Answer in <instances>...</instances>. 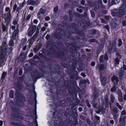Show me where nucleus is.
Instances as JSON below:
<instances>
[{"label":"nucleus","mask_w":126,"mask_h":126,"mask_svg":"<svg viewBox=\"0 0 126 126\" xmlns=\"http://www.w3.org/2000/svg\"><path fill=\"white\" fill-rule=\"evenodd\" d=\"M12 51V47H3L0 50V68L5 64L4 62L6 56Z\"/></svg>","instance_id":"obj_1"},{"label":"nucleus","mask_w":126,"mask_h":126,"mask_svg":"<svg viewBox=\"0 0 126 126\" xmlns=\"http://www.w3.org/2000/svg\"><path fill=\"white\" fill-rule=\"evenodd\" d=\"M11 9L9 7H6L5 8V11L6 12L3 14L4 23L6 24L7 25H9L12 19V16L11 12Z\"/></svg>","instance_id":"obj_2"},{"label":"nucleus","mask_w":126,"mask_h":126,"mask_svg":"<svg viewBox=\"0 0 126 126\" xmlns=\"http://www.w3.org/2000/svg\"><path fill=\"white\" fill-rule=\"evenodd\" d=\"M126 13V4H124L123 6L120 7L118 11L116 12H112L111 15L113 16H115L120 18L123 16L125 15Z\"/></svg>","instance_id":"obj_3"},{"label":"nucleus","mask_w":126,"mask_h":126,"mask_svg":"<svg viewBox=\"0 0 126 126\" xmlns=\"http://www.w3.org/2000/svg\"><path fill=\"white\" fill-rule=\"evenodd\" d=\"M65 25L62 24H59L58 25V28H57L56 30V31L57 33L60 34L62 36H64V40L66 41H67V39L66 37V36L67 33L64 32L63 29L65 27Z\"/></svg>","instance_id":"obj_4"},{"label":"nucleus","mask_w":126,"mask_h":126,"mask_svg":"<svg viewBox=\"0 0 126 126\" xmlns=\"http://www.w3.org/2000/svg\"><path fill=\"white\" fill-rule=\"evenodd\" d=\"M54 54L57 58L60 59L62 61L65 62L66 61L67 58L65 57V53L63 51L61 50L58 51Z\"/></svg>","instance_id":"obj_5"},{"label":"nucleus","mask_w":126,"mask_h":126,"mask_svg":"<svg viewBox=\"0 0 126 126\" xmlns=\"http://www.w3.org/2000/svg\"><path fill=\"white\" fill-rule=\"evenodd\" d=\"M32 77L34 80H36L44 76V75L38 71H35L31 74Z\"/></svg>","instance_id":"obj_6"},{"label":"nucleus","mask_w":126,"mask_h":126,"mask_svg":"<svg viewBox=\"0 0 126 126\" xmlns=\"http://www.w3.org/2000/svg\"><path fill=\"white\" fill-rule=\"evenodd\" d=\"M15 94L16 97L20 99H18L16 100V101L17 100L19 101L20 104L23 106L24 105V102L26 101L25 97L20 93V91L19 92L16 91Z\"/></svg>","instance_id":"obj_7"},{"label":"nucleus","mask_w":126,"mask_h":126,"mask_svg":"<svg viewBox=\"0 0 126 126\" xmlns=\"http://www.w3.org/2000/svg\"><path fill=\"white\" fill-rule=\"evenodd\" d=\"M66 36H67L68 38L72 40L76 43L80 41L81 40L80 37L78 35H72V34L69 32H67Z\"/></svg>","instance_id":"obj_8"},{"label":"nucleus","mask_w":126,"mask_h":126,"mask_svg":"<svg viewBox=\"0 0 126 126\" xmlns=\"http://www.w3.org/2000/svg\"><path fill=\"white\" fill-rule=\"evenodd\" d=\"M68 13L69 21L71 22H72L73 21V16L75 17H80V15L78 12H75L73 13L71 9L69 10Z\"/></svg>","instance_id":"obj_9"},{"label":"nucleus","mask_w":126,"mask_h":126,"mask_svg":"<svg viewBox=\"0 0 126 126\" xmlns=\"http://www.w3.org/2000/svg\"><path fill=\"white\" fill-rule=\"evenodd\" d=\"M36 25H34L30 26L28 30L29 31L27 33L28 36H32L36 31Z\"/></svg>","instance_id":"obj_10"},{"label":"nucleus","mask_w":126,"mask_h":126,"mask_svg":"<svg viewBox=\"0 0 126 126\" xmlns=\"http://www.w3.org/2000/svg\"><path fill=\"white\" fill-rule=\"evenodd\" d=\"M94 93L93 94V101L94 102L96 99L99 96V93L96 87H94L93 89Z\"/></svg>","instance_id":"obj_11"},{"label":"nucleus","mask_w":126,"mask_h":126,"mask_svg":"<svg viewBox=\"0 0 126 126\" xmlns=\"http://www.w3.org/2000/svg\"><path fill=\"white\" fill-rule=\"evenodd\" d=\"M72 46L73 47V48H71L70 49V53L73 54H76L78 53L79 54V52H78L77 49L79 48L78 46H75L73 44L72 45Z\"/></svg>","instance_id":"obj_12"},{"label":"nucleus","mask_w":126,"mask_h":126,"mask_svg":"<svg viewBox=\"0 0 126 126\" xmlns=\"http://www.w3.org/2000/svg\"><path fill=\"white\" fill-rule=\"evenodd\" d=\"M118 112V110L117 108H114L113 110V118L115 120H117V118L118 117L119 115L117 114Z\"/></svg>","instance_id":"obj_13"},{"label":"nucleus","mask_w":126,"mask_h":126,"mask_svg":"<svg viewBox=\"0 0 126 126\" xmlns=\"http://www.w3.org/2000/svg\"><path fill=\"white\" fill-rule=\"evenodd\" d=\"M108 59V57L107 53H105L104 55H101L99 58V61L100 63H103L104 61L107 60Z\"/></svg>","instance_id":"obj_14"},{"label":"nucleus","mask_w":126,"mask_h":126,"mask_svg":"<svg viewBox=\"0 0 126 126\" xmlns=\"http://www.w3.org/2000/svg\"><path fill=\"white\" fill-rule=\"evenodd\" d=\"M98 110L96 111V113L99 114L100 113L104 114L105 111V108L102 106H100L98 107Z\"/></svg>","instance_id":"obj_15"},{"label":"nucleus","mask_w":126,"mask_h":126,"mask_svg":"<svg viewBox=\"0 0 126 126\" xmlns=\"http://www.w3.org/2000/svg\"><path fill=\"white\" fill-rule=\"evenodd\" d=\"M62 83L60 84V86L61 88L65 87L66 88H67L69 87V84L67 80L66 81L65 79H63L62 82Z\"/></svg>","instance_id":"obj_16"},{"label":"nucleus","mask_w":126,"mask_h":126,"mask_svg":"<svg viewBox=\"0 0 126 126\" xmlns=\"http://www.w3.org/2000/svg\"><path fill=\"white\" fill-rule=\"evenodd\" d=\"M75 32L76 34H78L80 36L84 37L85 36V33L83 32L78 28H76L75 29Z\"/></svg>","instance_id":"obj_17"},{"label":"nucleus","mask_w":126,"mask_h":126,"mask_svg":"<svg viewBox=\"0 0 126 126\" xmlns=\"http://www.w3.org/2000/svg\"><path fill=\"white\" fill-rule=\"evenodd\" d=\"M62 88H60L59 90H58V92L60 93H62L63 96H65V97L66 96H68V95L69 94L67 93L65 89L64 88L62 89Z\"/></svg>","instance_id":"obj_18"},{"label":"nucleus","mask_w":126,"mask_h":126,"mask_svg":"<svg viewBox=\"0 0 126 126\" xmlns=\"http://www.w3.org/2000/svg\"><path fill=\"white\" fill-rule=\"evenodd\" d=\"M96 68L98 69L99 71H104L106 68L105 65L103 64H97Z\"/></svg>","instance_id":"obj_19"},{"label":"nucleus","mask_w":126,"mask_h":126,"mask_svg":"<svg viewBox=\"0 0 126 126\" xmlns=\"http://www.w3.org/2000/svg\"><path fill=\"white\" fill-rule=\"evenodd\" d=\"M126 116H125L123 117L122 118L121 117L120 119L119 122L120 123L119 124V126H125L126 124Z\"/></svg>","instance_id":"obj_20"},{"label":"nucleus","mask_w":126,"mask_h":126,"mask_svg":"<svg viewBox=\"0 0 126 126\" xmlns=\"http://www.w3.org/2000/svg\"><path fill=\"white\" fill-rule=\"evenodd\" d=\"M104 104L105 105L106 108L109 107V103L108 102L109 96L106 95L104 97Z\"/></svg>","instance_id":"obj_21"},{"label":"nucleus","mask_w":126,"mask_h":126,"mask_svg":"<svg viewBox=\"0 0 126 126\" xmlns=\"http://www.w3.org/2000/svg\"><path fill=\"white\" fill-rule=\"evenodd\" d=\"M27 55L26 53L21 51L19 55V58H21V61H24L26 59Z\"/></svg>","instance_id":"obj_22"},{"label":"nucleus","mask_w":126,"mask_h":126,"mask_svg":"<svg viewBox=\"0 0 126 126\" xmlns=\"http://www.w3.org/2000/svg\"><path fill=\"white\" fill-rule=\"evenodd\" d=\"M72 84L73 86V88L74 90L73 91L74 92V93H77V90L78 85L77 84L76 81L75 80H74L72 82Z\"/></svg>","instance_id":"obj_23"},{"label":"nucleus","mask_w":126,"mask_h":126,"mask_svg":"<svg viewBox=\"0 0 126 126\" xmlns=\"http://www.w3.org/2000/svg\"><path fill=\"white\" fill-rule=\"evenodd\" d=\"M100 79L102 84L105 86L106 83V79L105 77L101 75L100 76Z\"/></svg>","instance_id":"obj_24"},{"label":"nucleus","mask_w":126,"mask_h":126,"mask_svg":"<svg viewBox=\"0 0 126 126\" xmlns=\"http://www.w3.org/2000/svg\"><path fill=\"white\" fill-rule=\"evenodd\" d=\"M114 43H112V44H110L108 47V52L109 54L111 53L114 47Z\"/></svg>","instance_id":"obj_25"},{"label":"nucleus","mask_w":126,"mask_h":126,"mask_svg":"<svg viewBox=\"0 0 126 126\" xmlns=\"http://www.w3.org/2000/svg\"><path fill=\"white\" fill-rule=\"evenodd\" d=\"M16 86L17 89L16 90V91L19 92L21 90L22 87V84L19 83H17L16 84Z\"/></svg>","instance_id":"obj_26"},{"label":"nucleus","mask_w":126,"mask_h":126,"mask_svg":"<svg viewBox=\"0 0 126 126\" xmlns=\"http://www.w3.org/2000/svg\"><path fill=\"white\" fill-rule=\"evenodd\" d=\"M87 122L90 126H96L95 122L94 121L92 122L89 119H87L86 120Z\"/></svg>","instance_id":"obj_27"},{"label":"nucleus","mask_w":126,"mask_h":126,"mask_svg":"<svg viewBox=\"0 0 126 126\" xmlns=\"http://www.w3.org/2000/svg\"><path fill=\"white\" fill-rule=\"evenodd\" d=\"M39 56L40 57L43 58L45 61L46 62H48L49 61V59L47 58V57L43 55L42 53H40L38 54Z\"/></svg>","instance_id":"obj_28"},{"label":"nucleus","mask_w":126,"mask_h":126,"mask_svg":"<svg viewBox=\"0 0 126 126\" xmlns=\"http://www.w3.org/2000/svg\"><path fill=\"white\" fill-rule=\"evenodd\" d=\"M111 80L112 81H115L116 83H118L119 81L118 78L115 75H113V76L111 77Z\"/></svg>","instance_id":"obj_29"},{"label":"nucleus","mask_w":126,"mask_h":126,"mask_svg":"<svg viewBox=\"0 0 126 126\" xmlns=\"http://www.w3.org/2000/svg\"><path fill=\"white\" fill-rule=\"evenodd\" d=\"M42 52L43 54L46 56H49L51 54L49 50L44 49H43Z\"/></svg>","instance_id":"obj_30"},{"label":"nucleus","mask_w":126,"mask_h":126,"mask_svg":"<svg viewBox=\"0 0 126 126\" xmlns=\"http://www.w3.org/2000/svg\"><path fill=\"white\" fill-rule=\"evenodd\" d=\"M96 30L95 29H92L89 31L88 33L90 34L94 35L96 33Z\"/></svg>","instance_id":"obj_31"},{"label":"nucleus","mask_w":126,"mask_h":126,"mask_svg":"<svg viewBox=\"0 0 126 126\" xmlns=\"http://www.w3.org/2000/svg\"><path fill=\"white\" fill-rule=\"evenodd\" d=\"M120 59L119 58V57H118L116 58L114 61V64L115 65H116L119 64Z\"/></svg>","instance_id":"obj_32"},{"label":"nucleus","mask_w":126,"mask_h":126,"mask_svg":"<svg viewBox=\"0 0 126 126\" xmlns=\"http://www.w3.org/2000/svg\"><path fill=\"white\" fill-rule=\"evenodd\" d=\"M119 78L120 80L122 81L124 78V74L123 72L121 71L119 72Z\"/></svg>","instance_id":"obj_33"},{"label":"nucleus","mask_w":126,"mask_h":126,"mask_svg":"<svg viewBox=\"0 0 126 126\" xmlns=\"http://www.w3.org/2000/svg\"><path fill=\"white\" fill-rule=\"evenodd\" d=\"M54 36L57 39H60L62 38L61 36L57 33L54 32L53 34Z\"/></svg>","instance_id":"obj_34"},{"label":"nucleus","mask_w":126,"mask_h":126,"mask_svg":"<svg viewBox=\"0 0 126 126\" xmlns=\"http://www.w3.org/2000/svg\"><path fill=\"white\" fill-rule=\"evenodd\" d=\"M54 70H55V73L56 74L58 75H60V69L59 67L55 68Z\"/></svg>","instance_id":"obj_35"},{"label":"nucleus","mask_w":126,"mask_h":126,"mask_svg":"<svg viewBox=\"0 0 126 126\" xmlns=\"http://www.w3.org/2000/svg\"><path fill=\"white\" fill-rule=\"evenodd\" d=\"M36 104L35 105V111H34V113L35 114V120H34V121L35 122H36V126H38V124H37V121L36 120L37 119V115L36 113Z\"/></svg>","instance_id":"obj_36"},{"label":"nucleus","mask_w":126,"mask_h":126,"mask_svg":"<svg viewBox=\"0 0 126 126\" xmlns=\"http://www.w3.org/2000/svg\"><path fill=\"white\" fill-rule=\"evenodd\" d=\"M88 41L90 44L94 42H95L97 43H98V41L97 40H96L94 38H92L90 39Z\"/></svg>","instance_id":"obj_37"},{"label":"nucleus","mask_w":126,"mask_h":126,"mask_svg":"<svg viewBox=\"0 0 126 126\" xmlns=\"http://www.w3.org/2000/svg\"><path fill=\"white\" fill-rule=\"evenodd\" d=\"M76 62L73 63L71 64V67L72 68L71 70H76Z\"/></svg>","instance_id":"obj_38"},{"label":"nucleus","mask_w":126,"mask_h":126,"mask_svg":"<svg viewBox=\"0 0 126 126\" xmlns=\"http://www.w3.org/2000/svg\"><path fill=\"white\" fill-rule=\"evenodd\" d=\"M28 5H34L36 4V1L33 0H30L28 2Z\"/></svg>","instance_id":"obj_39"},{"label":"nucleus","mask_w":126,"mask_h":126,"mask_svg":"<svg viewBox=\"0 0 126 126\" xmlns=\"http://www.w3.org/2000/svg\"><path fill=\"white\" fill-rule=\"evenodd\" d=\"M9 96L10 97L11 99L14 98L13 94V90H10L9 92Z\"/></svg>","instance_id":"obj_40"},{"label":"nucleus","mask_w":126,"mask_h":126,"mask_svg":"<svg viewBox=\"0 0 126 126\" xmlns=\"http://www.w3.org/2000/svg\"><path fill=\"white\" fill-rule=\"evenodd\" d=\"M78 116V114L77 112L76 109V111L74 112L72 116L73 119L77 118Z\"/></svg>","instance_id":"obj_41"},{"label":"nucleus","mask_w":126,"mask_h":126,"mask_svg":"<svg viewBox=\"0 0 126 126\" xmlns=\"http://www.w3.org/2000/svg\"><path fill=\"white\" fill-rule=\"evenodd\" d=\"M12 110L13 112L16 113H18V111L19 110L16 107H12Z\"/></svg>","instance_id":"obj_42"},{"label":"nucleus","mask_w":126,"mask_h":126,"mask_svg":"<svg viewBox=\"0 0 126 126\" xmlns=\"http://www.w3.org/2000/svg\"><path fill=\"white\" fill-rule=\"evenodd\" d=\"M81 82L82 84H86L87 83L88 84H89L90 82L88 79L86 80H82L81 81Z\"/></svg>","instance_id":"obj_43"},{"label":"nucleus","mask_w":126,"mask_h":126,"mask_svg":"<svg viewBox=\"0 0 126 126\" xmlns=\"http://www.w3.org/2000/svg\"><path fill=\"white\" fill-rule=\"evenodd\" d=\"M23 80V76L21 77H18L17 79V80L18 82L19 83L22 82Z\"/></svg>","instance_id":"obj_44"},{"label":"nucleus","mask_w":126,"mask_h":126,"mask_svg":"<svg viewBox=\"0 0 126 126\" xmlns=\"http://www.w3.org/2000/svg\"><path fill=\"white\" fill-rule=\"evenodd\" d=\"M6 73L5 72H3L1 76V79L3 80L4 79L6 75Z\"/></svg>","instance_id":"obj_45"},{"label":"nucleus","mask_w":126,"mask_h":126,"mask_svg":"<svg viewBox=\"0 0 126 126\" xmlns=\"http://www.w3.org/2000/svg\"><path fill=\"white\" fill-rule=\"evenodd\" d=\"M9 45L10 47H12L14 46V43L13 40L11 39L9 43Z\"/></svg>","instance_id":"obj_46"},{"label":"nucleus","mask_w":126,"mask_h":126,"mask_svg":"<svg viewBox=\"0 0 126 126\" xmlns=\"http://www.w3.org/2000/svg\"><path fill=\"white\" fill-rule=\"evenodd\" d=\"M72 74L75 76L76 77L78 76V73L76 70H72Z\"/></svg>","instance_id":"obj_47"},{"label":"nucleus","mask_w":126,"mask_h":126,"mask_svg":"<svg viewBox=\"0 0 126 126\" xmlns=\"http://www.w3.org/2000/svg\"><path fill=\"white\" fill-rule=\"evenodd\" d=\"M116 86L115 84H114L113 87H112L111 89V91L112 92H115L116 90Z\"/></svg>","instance_id":"obj_48"},{"label":"nucleus","mask_w":126,"mask_h":126,"mask_svg":"<svg viewBox=\"0 0 126 126\" xmlns=\"http://www.w3.org/2000/svg\"><path fill=\"white\" fill-rule=\"evenodd\" d=\"M120 0H112L111 3L113 4H116V3H118L120 2Z\"/></svg>","instance_id":"obj_49"},{"label":"nucleus","mask_w":126,"mask_h":126,"mask_svg":"<svg viewBox=\"0 0 126 126\" xmlns=\"http://www.w3.org/2000/svg\"><path fill=\"white\" fill-rule=\"evenodd\" d=\"M17 34L16 33H15L14 32H13L12 38V39L13 40H15L16 39V36L17 35Z\"/></svg>","instance_id":"obj_50"},{"label":"nucleus","mask_w":126,"mask_h":126,"mask_svg":"<svg viewBox=\"0 0 126 126\" xmlns=\"http://www.w3.org/2000/svg\"><path fill=\"white\" fill-rule=\"evenodd\" d=\"M81 22L83 23H86L88 25H90V22H88L86 21L85 19H82L81 20Z\"/></svg>","instance_id":"obj_51"},{"label":"nucleus","mask_w":126,"mask_h":126,"mask_svg":"<svg viewBox=\"0 0 126 126\" xmlns=\"http://www.w3.org/2000/svg\"><path fill=\"white\" fill-rule=\"evenodd\" d=\"M73 98L74 100L77 99V93H74L72 94Z\"/></svg>","instance_id":"obj_52"},{"label":"nucleus","mask_w":126,"mask_h":126,"mask_svg":"<svg viewBox=\"0 0 126 126\" xmlns=\"http://www.w3.org/2000/svg\"><path fill=\"white\" fill-rule=\"evenodd\" d=\"M57 44L58 46H62L64 45L63 43L61 41L57 42Z\"/></svg>","instance_id":"obj_53"},{"label":"nucleus","mask_w":126,"mask_h":126,"mask_svg":"<svg viewBox=\"0 0 126 126\" xmlns=\"http://www.w3.org/2000/svg\"><path fill=\"white\" fill-rule=\"evenodd\" d=\"M110 101L111 103H113L114 102V99H115V97L113 96V95H111L110 96Z\"/></svg>","instance_id":"obj_54"},{"label":"nucleus","mask_w":126,"mask_h":126,"mask_svg":"<svg viewBox=\"0 0 126 126\" xmlns=\"http://www.w3.org/2000/svg\"><path fill=\"white\" fill-rule=\"evenodd\" d=\"M102 126H109L108 122L107 121H104L103 122Z\"/></svg>","instance_id":"obj_55"},{"label":"nucleus","mask_w":126,"mask_h":126,"mask_svg":"<svg viewBox=\"0 0 126 126\" xmlns=\"http://www.w3.org/2000/svg\"><path fill=\"white\" fill-rule=\"evenodd\" d=\"M117 93L119 96H122V93L120 89H119L117 91Z\"/></svg>","instance_id":"obj_56"},{"label":"nucleus","mask_w":126,"mask_h":126,"mask_svg":"<svg viewBox=\"0 0 126 126\" xmlns=\"http://www.w3.org/2000/svg\"><path fill=\"white\" fill-rule=\"evenodd\" d=\"M90 12L91 16L92 17H94L95 16V12L92 10Z\"/></svg>","instance_id":"obj_57"},{"label":"nucleus","mask_w":126,"mask_h":126,"mask_svg":"<svg viewBox=\"0 0 126 126\" xmlns=\"http://www.w3.org/2000/svg\"><path fill=\"white\" fill-rule=\"evenodd\" d=\"M39 12L42 14H44L45 12V11L42 8H41L40 9Z\"/></svg>","instance_id":"obj_58"},{"label":"nucleus","mask_w":126,"mask_h":126,"mask_svg":"<svg viewBox=\"0 0 126 126\" xmlns=\"http://www.w3.org/2000/svg\"><path fill=\"white\" fill-rule=\"evenodd\" d=\"M2 28L3 32L5 31L6 30V26L3 24H2Z\"/></svg>","instance_id":"obj_59"},{"label":"nucleus","mask_w":126,"mask_h":126,"mask_svg":"<svg viewBox=\"0 0 126 126\" xmlns=\"http://www.w3.org/2000/svg\"><path fill=\"white\" fill-rule=\"evenodd\" d=\"M118 100L119 101L121 102H122L123 101V99L122 97V96H119L118 97Z\"/></svg>","instance_id":"obj_60"},{"label":"nucleus","mask_w":126,"mask_h":126,"mask_svg":"<svg viewBox=\"0 0 126 126\" xmlns=\"http://www.w3.org/2000/svg\"><path fill=\"white\" fill-rule=\"evenodd\" d=\"M118 46L119 47H120L121 46V45H122V40L121 39H119L118 40Z\"/></svg>","instance_id":"obj_61"},{"label":"nucleus","mask_w":126,"mask_h":126,"mask_svg":"<svg viewBox=\"0 0 126 126\" xmlns=\"http://www.w3.org/2000/svg\"><path fill=\"white\" fill-rule=\"evenodd\" d=\"M104 28L106 29L108 32L110 31V27L108 25H107L106 26H104Z\"/></svg>","instance_id":"obj_62"},{"label":"nucleus","mask_w":126,"mask_h":126,"mask_svg":"<svg viewBox=\"0 0 126 126\" xmlns=\"http://www.w3.org/2000/svg\"><path fill=\"white\" fill-rule=\"evenodd\" d=\"M40 50L37 47L33 49L34 51L35 52H38Z\"/></svg>","instance_id":"obj_63"},{"label":"nucleus","mask_w":126,"mask_h":126,"mask_svg":"<svg viewBox=\"0 0 126 126\" xmlns=\"http://www.w3.org/2000/svg\"><path fill=\"white\" fill-rule=\"evenodd\" d=\"M72 5L74 7H76L77 5V3L76 1L73 2L72 3Z\"/></svg>","instance_id":"obj_64"}]
</instances>
